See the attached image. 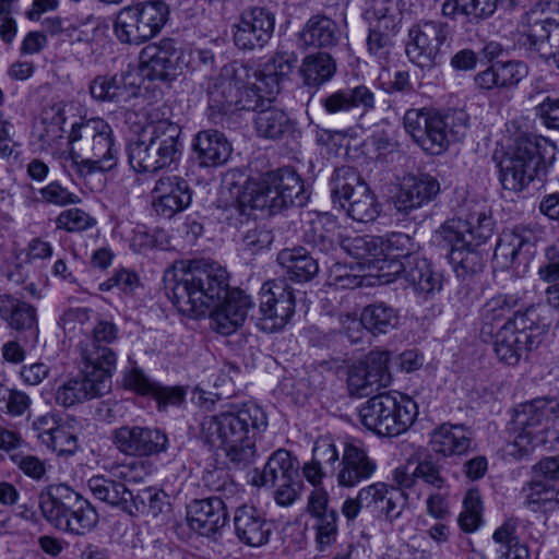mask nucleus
I'll return each instance as SVG.
<instances>
[{
    "instance_id": "obj_1",
    "label": "nucleus",
    "mask_w": 559,
    "mask_h": 559,
    "mask_svg": "<svg viewBox=\"0 0 559 559\" xmlns=\"http://www.w3.org/2000/svg\"><path fill=\"white\" fill-rule=\"evenodd\" d=\"M165 289L174 306L190 317L204 316L219 306L233 317L236 312L241 314V326L252 308L250 297L242 290H228V274L216 263L192 261L187 267L167 271Z\"/></svg>"
},
{
    "instance_id": "obj_2",
    "label": "nucleus",
    "mask_w": 559,
    "mask_h": 559,
    "mask_svg": "<svg viewBox=\"0 0 559 559\" xmlns=\"http://www.w3.org/2000/svg\"><path fill=\"white\" fill-rule=\"evenodd\" d=\"M266 427L267 418L263 409L249 403L204 416L200 423V436L209 445L223 449L231 464L245 467L254 462L255 437Z\"/></svg>"
},
{
    "instance_id": "obj_3",
    "label": "nucleus",
    "mask_w": 559,
    "mask_h": 559,
    "mask_svg": "<svg viewBox=\"0 0 559 559\" xmlns=\"http://www.w3.org/2000/svg\"><path fill=\"white\" fill-rule=\"evenodd\" d=\"M207 94L213 111L229 115L239 110H257L265 103H272L278 87L274 75H261L260 71L233 61L221 69Z\"/></svg>"
},
{
    "instance_id": "obj_4",
    "label": "nucleus",
    "mask_w": 559,
    "mask_h": 559,
    "mask_svg": "<svg viewBox=\"0 0 559 559\" xmlns=\"http://www.w3.org/2000/svg\"><path fill=\"white\" fill-rule=\"evenodd\" d=\"M181 128L157 109L147 116L136 140L128 145V159L136 173H156L177 163L181 156Z\"/></svg>"
},
{
    "instance_id": "obj_5",
    "label": "nucleus",
    "mask_w": 559,
    "mask_h": 559,
    "mask_svg": "<svg viewBox=\"0 0 559 559\" xmlns=\"http://www.w3.org/2000/svg\"><path fill=\"white\" fill-rule=\"evenodd\" d=\"M70 158L81 177L114 169L118 160L111 127L103 119L74 123L69 134Z\"/></svg>"
},
{
    "instance_id": "obj_6",
    "label": "nucleus",
    "mask_w": 559,
    "mask_h": 559,
    "mask_svg": "<svg viewBox=\"0 0 559 559\" xmlns=\"http://www.w3.org/2000/svg\"><path fill=\"white\" fill-rule=\"evenodd\" d=\"M304 182L292 168H281L259 177H250L238 195L242 206L267 211L270 215L293 205H304Z\"/></svg>"
},
{
    "instance_id": "obj_7",
    "label": "nucleus",
    "mask_w": 559,
    "mask_h": 559,
    "mask_svg": "<svg viewBox=\"0 0 559 559\" xmlns=\"http://www.w3.org/2000/svg\"><path fill=\"white\" fill-rule=\"evenodd\" d=\"M39 509L55 528L73 535L91 532L98 514L88 500L66 484H51L39 493Z\"/></svg>"
},
{
    "instance_id": "obj_8",
    "label": "nucleus",
    "mask_w": 559,
    "mask_h": 559,
    "mask_svg": "<svg viewBox=\"0 0 559 559\" xmlns=\"http://www.w3.org/2000/svg\"><path fill=\"white\" fill-rule=\"evenodd\" d=\"M416 416V403L399 392L377 394L359 409L361 424L382 437H395L405 432Z\"/></svg>"
},
{
    "instance_id": "obj_9",
    "label": "nucleus",
    "mask_w": 559,
    "mask_h": 559,
    "mask_svg": "<svg viewBox=\"0 0 559 559\" xmlns=\"http://www.w3.org/2000/svg\"><path fill=\"white\" fill-rule=\"evenodd\" d=\"M168 15V5L160 0L124 7L116 15L114 33L121 44L141 45L160 32Z\"/></svg>"
},
{
    "instance_id": "obj_10",
    "label": "nucleus",
    "mask_w": 559,
    "mask_h": 559,
    "mask_svg": "<svg viewBox=\"0 0 559 559\" xmlns=\"http://www.w3.org/2000/svg\"><path fill=\"white\" fill-rule=\"evenodd\" d=\"M545 139L520 138L515 146L500 159L499 180L506 190L520 192L535 180L544 168L542 145Z\"/></svg>"
},
{
    "instance_id": "obj_11",
    "label": "nucleus",
    "mask_w": 559,
    "mask_h": 559,
    "mask_svg": "<svg viewBox=\"0 0 559 559\" xmlns=\"http://www.w3.org/2000/svg\"><path fill=\"white\" fill-rule=\"evenodd\" d=\"M332 185L334 203L337 202L353 221L369 223L379 216L380 204L355 168H337L332 177Z\"/></svg>"
},
{
    "instance_id": "obj_12",
    "label": "nucleus",
    "mask_w": 559,
    "mask_h": 559,
    "mask_svg": "<svg viewBox=\"0 0 559 559\" xmlns=\"http://www.w3.org/2000/svg\"><path fill=\"white\" fill-rule=\"evenodd\" d=\"M459 121L467 126V116L463 111L441 116L428 109H409L405 112L403 123L406 132L427 153L440 155L450 144L449 123Z\"/></svg>"
},
{
    "instance_id": "obj_13",
    "label": "nucleus",
    "mask_w": 559,
    "mask_h": 559,
    "mask_svg": "<svg viewBox=\"0 0 559 559\" xmlns=\"http://www.w3.org/2000/svg\"><path fill=\"white\" fill-rule=\"evenodd\" d=\"M556 406L552 401L544 399L521 404L512 418L515 444L527 450L547 443Z\"/></svg>"
},
{
    "instance_id": "obj_14",
    "label": "nucleus",
    "mask_w": 559,
    "mask_h": 559,
    "mask_svg": "<svg viewBox=\"0 0 559 559\" xmlns=\"http://www.w3.org/2000/svg\"><path fill=\"white\" fill-rule=\"evenodd\" d=\"M559 5L557 2H538L525 12L519 23L521 41L542 56L548 55V48L559 43V21L552 16Z\"/></svg>"
},
{
    "instance_id": "obj_15",
    "label": "nucleus",
    "mask_w": 559,
    "mask_h": 559,
    "mask_svg": "<svg viewBox=\"0 0 559 559\" xmlns=\"http://www.w3.org/2000/svg\"><path fill=\"white\" fill-rule=\"evenodd\" d=\"M391 353L371 350L362 360L347 369V388L350 396L364 397L386 388L392 381L389 370Z\"/></svg>"
},
{
    "instance_id": "obj_16",
    "label": "nucleus",
    "mask_w": 559,
    "mask_h": 559,
    "mask_svg": "<svg viewBox=\"0 0 559 559\" xmlns=\"http://www.w3.org/2000/svg\"><path fill=\"white\" fill-rule=\"evenodd\" d=\"M295 312V295L285 280L265 282L260 289V325L263 331L282 330Z\"/></svg>"
},
{
    "instance_id": "obj_17",
    "label": "nucleus",
    "mask_w": 559,
    "mask_h": 559,
    "mask_svg": "<svg viewBox=\"0 0 559 559\" xmlns=\"http://www.w3.org/2000/svg\"><path fill=\"white\" fill-rule=\"evenodd\" d=\"M448 35V25L441 22L426 21L413 26L406 45L408 59L423 69L435 67Z\"/></svg>"
},
{
    "instance_id": "obj_18",
    "label": "nucleus",
    "mask_w": 559,
    "mask_h": 559,
    "mask_svg": "<svg viewBox=\"0 0 559 559\" xmlns=\"http://www.w3.org/2000/svg\"><path fill=\"white\" fill-rule=\"evenodd\" d=\"M528 322L533 323L526 313H516L496 333L493 350L500 361L514 366L534 347L536 342Z\"/></svg>"
},
{
    "instance_id": "obj_19",
    "label": "nucleus",
    "mask_w": 559,
    "mask_h": 559,
    "mask_svg": "<svg viewBox=\"0 0 559 559\" xmlns=\"http://www.w3.org/2000/svg\"><path fill=\"white\" fill-rule=\"evenodd\" d=\"M118 328L114 322L99 320L92 330L91 336L81 341L79 352L82 361L112 376L117 357L109 347L118 338Z\"/></svg>"
},
{
    "instance_id": "obj_20",
    "label": "nucleus",
    "mask_w": 559,
    "mask_h": 559,
    "mask_svg": "<svg viewBox=\"0 0 559 559\" xmlns=\"http://www.w3.org/2000/svg\"><path fill=\"white\" fill-rule=\"evenodd\" d=\"M112 443L126 455L147 457L168 449V437L158 428L121 426L112 431Z\"/></svg>"
},
{
    "instance_id": "obj_21",
    "label": "nucleus",
    "mask_w": 559,
    "mask_h": 559,
    "mask_svg": "<svg viewBox=\"0 0 559 559\" xmlns=\"http://www.w3.org/2000/svg\"><path fill=\"white\" fill-rule=\"evenodd\" d=\"M275 27L274 14L265 8L252 7L241 12L233 26L235 45L242 50L262 48L272 38Z\"/></svg>"
},
{
    "instance_id": "obj_22",
    "label": "nucleus",
    "mask_w": 559,
    "mask_h": 559,
    "mask_svg": "<svg viewBox=\"0 0 559 559\" xmlns=\"http://www.w3.org/2000/svg\"><path fill=\"white\" fill-rule=\"evenodd\" d=\"M111 376L85 365L82 374L64 381L56 391V403L71 407L85 401L99 397L110 389Z\"/></svg>"
},
{
    "instance_id": "obj_23",
    "label": "nucleus",
    "mask_w": 559,
    "mask_h": 559,
    "mask_svg": "<svg viewBox=\"0 0 559 559\" xmlns=\"http://www.w3.org/2000/svg\"><path fill=\"white\" fill-rule=\"evenodd\" d=\"M185 61L186 53H178L175 41L170 38L150 44L140 52V68L150 80H170L181 71L180 63Z\"/></svg>"
},
{
    "instance_id": "obj_24",
    "label": "nucleus",
    "mask_w": 559,
    "mask_h": 559,
    "mask_svg": "<svg viewBox=\"0 0 559 559\" xmlns=\"http://www.w3.org/2000/svg\"><path fill=\"white\" fill-rule=\"evenodd\" d=\"M152 194L154 211L165 218H171L186 210L192 200L188 181L176 175L162 176L156 181Z\"/></svg>"
},
{
    "instance_id": "obj_25",
    "label": "nucleus",
    "mask_w": 559,
    "mask_h": 559,
    "mask_svg": "<svg viewBox=\"0 0 559 559\" xmlns=\"http://www.w3.org/2000/svg\"><path fill=\"white\" fill-rule=\"evenodd\" d=\"M0 319L9 329L26 334L25 345L34 347L38 343L37 309L33 305L14 295L0 294Z\"/></svg>"
},
{
    "instance_id": "obj_26",
    "label": "nucleus",
    "mask_w": 559,
    "mask_h": 559,
    "mask_svg": "<svg viewBox=\"0 0 559 559\" xmlns=\"http://www.w3.org/2000/svg\"><path fill=\"white\" fill-rule=\"evenodd\" d=\"M440 190V182L429 174L406 176L400 185L395 206L405 213L420 209L433 201Z\"/></svg>"
},
{
    "instance_id": "obj_27",
    "label": "nucleus",
    "mask_w": 559,
    "mask_h": 559,
    "mask_svg": "<svg viewBox=\"0 0 559 559\" xmlns=\"http://www.w3.org/2000/svg\"><path fill=\"white\" fill-rule=\"evenodd\" d=\"M226 521L227 510L221 497L193 500L187 508L189 527L202 536L215 534Z\"/></svg>"
},
{
    "instance_id": "obj_28",
    "label": "nucleus",
    "mask_w": 559,
    "mask_h": 559,
    "mask_svg": "<svg viewBox=\"0 0 559 559\" xmlns=\"http://www.w3.org/2000/svg\"><path fill=\"white\" fill-rule=\"evenodd\" d=\"M340 466L337 484L346 488L370 479L377 471L376 461L364 448L355 443L345 444Z\"/></svg>"
},
{
    "instance_id": "obj_29",
    "label": "nucleus",
    "mask_w": 559,
    "mask_h": 559,
    "mask_svg": "<svg viewBox=\"0 0 559 559\" xmlns=\"http://www.w3.org/2000/svg\"><path fill=\"white\" fill-rule=\"evenodd\" d=\"M391 274H401L414 289L421 295H431L442 288L441 274L436 272L427 259L418 255L408 258L407 262H392Z\"/></svg>"
},
{
    "instance_id": "obj_30",
    "label": "nucleus",
    "mask_w": 559,
    "mask_h": 559,
    "mask_svg": "<svg viewBox=\"0 0 559 559\" xmlns=\"http://www.w3.org/2000/svg\"><path fill=\"white\" fill-rule=\"evenodd\" d=\"M234 527L237 538L251 547L267 543L272 532L264 514L250 504H242L235 510Z\"/></svg>"
},
{
    "instance_id": "obj_31",
    "label": "nucleus",
    "mask_w": 559,
    "mask_h": 559,
    "mask_svg": "<svg viewBox=\"0 0 559 559\" xmlns=\"http://www.w3.org/2000/svg\"><path fill=\"white\" fill-rule=\"evenodd\" d=\"M346 319L349 322L347 333H349L350 330L360 332V328L364 326L372 335H379L386 334L394 330L399 325L400 314L394 307L386 302L376 301L362 309L359 321L350 316H346ZM348 336L354 342L359 338L358 336L354 337L352 334H348Z\"/></svg>"
},
{
    "instance_id": "obj_32",
    "label": "nucleus",
    "mask_w": 559,
    "mask_h": 559,
    "mask_svg": "<svg viewBox=\"0 0 559 559\" xmlns=\"http://www.w3.org/2000/svg\"><path fill=\"white\" fill-rule=\"evenodd\" d=\"M430 447L445 457L467 454L474 449L473 431L464 425L442 424L432 430Z\"/></svg>"
},
{
    "instance_id": "obj_33",
    "label": "nucleus",
    "mask_w": 559,
    "mask_h": 559,
    "mask_svg": "<svg viewBox=\"0 0 559 559\" xmlns=\"http://www.w3.org/2000/svg\"><path fill=\"white\" fill-rule=\"evenodd\" d=\"M342 235L336 217L329 213L316 214L304 227V241L323 253L337 251Z\"/></svg>"
},
{
    "instance_id": "obj_34",
    "label": "nucleus",
    "mask_w": 559,
    "mask_h": 559,
    "mask_svg": "<svg viewBox=\"0 0 559 559\" xmlns=\"http://www.w3.org/2000/svg\"><path fill=\"white\" fill-rule=\"evenodd\" d=\"M324 111L330 116L347 114L353 108L369 111L374 108V94L365 85L337 90L321 99Z\"/></svg>"
},
{
    "instance_id": "obj_35",
    "label": "nucleus",
    "mask_w": 559,
    "mask_h": 559,
    "mask_svg": "<svg viewBox=\"0 0 559 559\" xmlns=\"http://www.w3.org/2000/svg\"><path fill=\"white\" fill-rule=\"evenodd\" d=\"M199 164L203 167H216L225 164L231 154V145L217 130L199 132L192 144Z\"/></svg>"
},
{
    "instance_id": "obj_36",
    "label": "nucleus",
    "mask_w": 559,
    "mask_h": 559,
    "mask_svg": "<svg viewBox=\"0 0 559 559\" xmlns=\"http://www.w3.org/2000/svg\"><path fill=\"white\" fill-rule=\"evenodd\" d=\"M527 74L526 67L516 61H497L475 75L474 82L480 90L515 86Z\"/></svg>"
},
{
    "instance_id": "obj_37",
    "label": "nucleus",
    "mask_w": 559,
    "mask_h": 559,
    "mask_svg": "<svg viewBox=\"0 0 559 559\" xmlns=\"http://www.w3.org/2000/svg\"><path fill=\"white\" fill-rule=\"evenodd\" d=\"M298 477V463L285 449L276 450L267 460L262 473H255L251 484L257 487L293 481Z\"/></svg>"
},
{
    "instance_id": "obj_38",
    "label": "nucleus",
    "mask_w": 559,
    "mask_h": 559,
    "mask_svg": "<svg viewBox=\"0 0 559 559\" xmlns=\"http://www.w3.org/2000/svg\"><path fill=\"white\" fill-rule=\"evenodd\" d=\"M340 29L335 21L325 15H314L310 17L298 39L305 47L330 48L337 44Z\"/></svg>"
},
{
    "instance_id": "obj_39",
    "label": "nucleus",
    "mask_w": 559,
    "mask_h": 559,
    "mask_svg": "<svg viewBox=\"0 0 559 559\" xmlns=\"http://www.w3.org/2000/svg\"><path fill=\"white\" fill-rule=\"evenodd\" d=\"M533 245L518 229L503 231L497 242L493 260L502 269H509L520 263L532 253Z\"/></svg>"
},
{
    "instance_id": "obj_40",
    "label": "nucleus",
    "mask_w": 559,
    "mask_h": 559,
    "mask_svg": "<svg viewBox=\"0 0 559 559\" xmlns=\"http://www.w3.org/2000/svg\"><path fill=\"white\" fill-rule=\"evenodd\" d=\"M277 262L286 270L287 275L297 282H308L319 271L317 260L302 247L281 250Z\"/></svg>"
},
{
    "instance_id": "obj_41",
    "label": "nucleus",
    "mask_w": 559,
    "mask_h": 559,
    "mask_svg": "<svg viewBox=\"0 0 559 559\" xmlns=\"http://www.w3.org/2000/svg\"><path fill=\"white\" fill-rule=\"evenodd\" d=\"M88 488L93 496L104 502L120 508L124 512H131V496L124 484L105 478L104 476H94L88 483Z\"/></svg>"
},
{
    "instance_id": "obj_42",
    "label": "nucleus",
    "mask_w": 559,
    "mask_h": 559,
    "mask_svg": "<svg viewBox=\"0 0 559 559\" xmlns=\"http://www.w3.org/2000/svg\"><path fill=\"white\" fill-rule=\"evenodd\" d=\"M519 298L511 294H499L488 299L480 308L479 316L481 320L480 336L492 337V325L497 321L507 318L518 306Z\"/></svg>"
},
{
    "instance_id": "obj_43",
    "label": "nucleus",
    "mask_w": 559,
    "mask_h": 559,
    "mask_svg": "<svg viewBox=\"0 0 559 559\" xmlns=\"http://www.w3.org/2000/svg\"><path fill=\"white\" fill-rule=\"evenodd\" d=\"M338 249L366 263L376 264L382 262V264H386V259H380V255L383 254V249L379 245V239L371 236L348 237L342 235ZM383 269L384 265L379 266V270Z\"/></svg>"
},
{
    "instance_id": "obj_44",
    "label": "nucleus",
    "mask_w": 559,
    "mask_h": 559,
    "mask_svg": "<svg viewBox=\"0 0 559 559\" xmlns=\"http://www.w3.org/2000/svg\"><path fill=\"white\" fill-rule=\"evenodd\" d=\"M300 72L306 85L318 87L334 76L336 62L326 52L311 53L302 60Z\"/></svg>"
},
{
    "instance_id": "obj_45",
    "label": "nucleus",
    "mask_w": 559,
    "mask_h": 559,
    "mask_svg": "<svg viewBox=\"0 0 559 559\" xmlns=\"http://www.w3.org/2000/svg\"><path fill=\"white\" fill-rule=\"evenodd\" d=\"M260 108L254 118V127L259 136L277 140L290 130V121L284 110L274 106Z\"/></svg>"
},
{
    "instance_id": "obj_46",
    "label": "nucleus",
    "mask_w": 559,
    "mask_h": 559,
    "mask_svg": "<svg viewBox=\"0 0 559 559\" xmlns=\"http://www.w3.org/2000/svg\"><path fill=\"white\" fill-rule=\"evenodd\" d=\"M90 93L99 102H126L131 96L123 76L117 74L96 76L90 84Z\"/></svg>"
},
{
    "instance_id": "obj_47",
    "label": "nucleus",
    "mask_w": 559,
    "mask_h": 559,
    "mask_svg": "<svg viewBox=\"0 0 559 559\" xmlns=\"http://www.w3.org/2000/svg\"><path fill=\"white\" fill-rule=\"evenodd\" d=\"M515 531L516 523L512 520L506 521L495 531L492 539L499 545L498 559H528V549L520 543Z\"/></svg>"
},
{
    "instance_id": "obj_48",
    "label": "nucleus",
    "mask_w": 559,
    "mask_h": 559,
    "mask_svg": "<svg viewBox=\"0 0 559 559\" xmlns=\"http://www.w3.org/2000/svg\"><path fill=\"white\" fill-rule=\"evenodd\" d=\"M477 246L472 243L462 249H452L450 251L449 260L457 276L466 277L481 271L483 257L475 249Z\"/></svg>"
},
{
    "instance_id": "obj_49",
    "label": "nucleus",
    "mask_w": 559,
    "mask_h": 559,
    "mask_svg": "<svg viewBox=\"0 0 559 559\" xmlns=\"http://www.w3.org/2000/svg\"><path fill=\"white\" fill-rule=\"evenodd\" d=\"M379 245L383 251L386 250L385 257L392 258L391 261H386L388 266L392 270V262H407L408 258L418 257V254H414L416 250L414 239L404 233H392L384 242L379 239Z\"/></svg>"
},
{
    "instance_id": "obj_50",
    "label": "nucleus",
    "mask_w": 559,
    "mask_h": 559,
    "mask_svg": "<svg viewBox=\"0 0 559 559\" xmlns=\"http://www.w3.org/2000/svg\"><path fill=\"white\" fill-rule=\"evenodd\" d=\"M130 503L132 504V511L128 512L129 514L142 513L155 518L162 513L163 508L166 506V495L163 491L148 487L139 490L136 495L132 493Z\"/></svg>"
},
{
    "instance_id": "obj_51",
    "label": "nucleus",
    "mask_w": 559,
    "mask_h": 559,
    "mask_svg": "<svg viewBox=\"0 0 559 559\" xmlns=\"http://www.w3.org/2000/svg\"><path fill=\"white\" fill-rule=\"evenodd\" d=\"M557 490L554 485L543 479H534L523 487L522 493L525 498V504L533 510H536L535 507L540 504L546 506L548 510H555V496Z\"/></svg>"
},
{
    "instance_id": "obj_52",
    "label": "nucleus",
    "mask_w": 559,
    "mask_h": 559,
    "mask_svg": "<svg viewBox=\"0 0 559 559\" xmlns=\"http://www.w3.org/2000/svg\"><path fill=\"white\" fill-rule=\"evenodd\" d=\"M436 237L444 242V247L462 249L471 246L472 241L467 235V225L462 218H452L442 224L436 231Z\"/></svg>"
},
{
    "instance_id": "obj_53",
    "label": "nucleus",
    "mask_w": 559,
    "mask_h": 559,
    "mask_svg": "<svg viewBox=\"0 0 559 559\" xmlns=\"http://www.w3.org/2000/svg\"><path fill=\"white\" fill-rule=\"evenodd\" d=\"M481 500L478 490H468L463 500L459 525L466 533L475 532L481 523Z\"/></svg>"
},
{
    "instance_id": "obj_54",
    "label": "nucleus",
    "mask_w": 559,
    "mask_h": 559,
    "mask_svg": "<svg viewBox=\"0 0 559 559\" xmlns=\"http://www.w3.org/2000/svg\"><path fill=\"white\" fill-rule=\"evenodd\" d=\"M95 225L96 219L79 207L64 210L56 217L57 229H62L67 233H82Z\"/></svg>"
},
{
    "instance_id": "obj_55",
    "label": "nucleus",
    "mask_w": 559,
    "mask_h": 559,
    "mask_svg": "<svg viewBox=\"0 0 559 559\" xmlns=\"http://www.w3.org/2000/svg\"><path fill=\"white\" fill-rule=\"evenodd\" d=\"M463 223L467 225V235L472 243L480 245L493 235V219L484 211L471 212Z\"/></svg>"
},
{
    "instance_id": "obj_56",
    "label": "nucleus",
    "mask_w": 559,
    "mask_h": 559,
    "mask_svg": "<svg viewBox=\"0 0 559 559\" xmlns=\"http://www.w3.org/2000/svg\"><path fill=\"white\" fill-rule=\"evenodd\" d=\"M312 528L316 533V544L320 551H324L336 542L337 512H329L318 518H313Z\"/></svg>"
},
{
    "instance_id": "obj_57",
    "label": "nucleus",
    "mask_w": 559,
    "mask_h": 559,
    "mask_svg": "<svg viewBox=\"0 0 559 559\" xmlns=\"http://www.w3.org/2000/svg\"><path fill=\"white\" fill-rule=\"evenodd\" d=\"M40 202L52 204L56 206H66L76 204L80 198L62 187L58 181H52L38 190Z\"/></svg>"
},
{
    "instance_id": "obj_58",
    "label": "nucleus",
    "mask_w": 559,
    "mask_h": 559,
    "mask_svg": "<svg viewBox=\"0 0 559 559\" xmlns=\"http://www.w3.org/2000/svg\"><path fill=\"white\" fill-rule=\"evenodd\" d=\"M29 405L31 400L26 393L0 385V411H4L12 416H21L28 409Z\"/></svg>"
},
{
    "instance_id": "obj_59",
    "label": "nucleus",
    "mask_w": 559,
    "mask_h": 559,
    "mask_svg": "<svg viewBox=\"0 0 559 559\" xmlns=\"http://www.w3.org/2000/svg\"><path fill=\"white\" fill-rule=\"evenodd\" d=\"M55 452L60 455H70L78 450V438L64 425L55 428L49 439H44Z\"/></svg>"
},
{
    "instance_id": "obj_60",
    "label": "nucleus",
    "mask_w": 559,
    "mask_h": 559,
    "mask_svg": "<svg viewBox=\"0 0 559 559\" xmlns=\"http://www.w3.org/2000/svg\"><path fill=\"white\" fill-rule=\"evenodd\" d=\"M407 497V492L400 491L399 489L390 486L385 495V499L381 501L378 509L384 516L385 521L393 523L402 515Z\"/></svg>"
},
{
    "instance_id": "obj_61",
    "label": "nucleus",
    "mask_w": 559,
    "mask_h": 559,
    "mask_svg": "<svg viewBox=\"0 0 559 559\" xmlns=\"http://www.w3.org/2000/svg\"><path fill=\"white\" fill-rule=\"evenodd\" d=\"M15 466L19 467L27 477L39 481L46 475L45 461L38 456L24 453H14L10 456Z\"/></svg>"
},
{
    "instance_id": "obj_62",
    "label": "nucleus",
    "mask_w": 559,
    "mask_h": 559,
    "mask_svg": "<svg viewBox=\"0 0 559 559\" xmlns=\"http://www.w3.org/2000/svg\"><path fill=\"white\" fill-rule=\"evenodd\" d=\"M274 236L266 225H254L243 235V245L251 253H257L267 248L273 242Z\"/></svg>"
},
{
    "instance_id": "obj_63",
    "label": "nucleus",
    "mask_w": 559,
    "mask_h": 559,
    "mask_svg": "<svg viewBox=\"0 0 559 559\" xmlns=\"http://www.w3.org/2000/svg\"><path fill=\"white\" fill-rule=\"evenodd\" d=\"M186 394L183 386H164L157 382L151 396L157 402L159 409H165L168 406L182 404Z\"/></svg>"
},
{
    "instance_id": "obj_64",
    "label": "nucleus",
    "mask_w": 559,
    "mask_h": 559,
    "mask_svg": "<svg viewBox=\"0 0 559 559\" xmlns=\"http://www.w3.org/2000/svg\"><path fill=\"white\" fill-rule=\"evenodd\" d=\"M211 313V328L222 335H230L240 328V316L236 312L234 317L219 306H214Z\"/></svg>"
}]
</instances>
